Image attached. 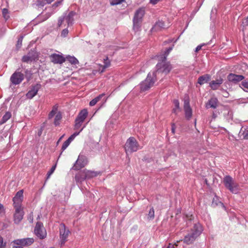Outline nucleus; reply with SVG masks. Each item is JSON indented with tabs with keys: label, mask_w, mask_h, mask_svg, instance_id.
Masks as SVG:
<instances>
[{
	"label": "nucleus",
	"mask_w": 248,
	"mask_h": 248,
	"mask_svg": "<svg viewBox=\"0 0 248 248\" xmlns=\"http://www.w3.org/2000/svg\"><path fill=\"white\" fill-rule=\"evenodd\" d=\"M202 231V227L200 223L195 224L191 232L185 236L183 240L184 242L187 245L192 244L201 234Z\"/></svg>",
	"instance_id": "f257e3e1"
},
{
	"label": "nucleus",
	"mask_w": 248,
	"mask_h": 248,
	"mask_svg": "<svg viewBox=\"0 0 248 248\" xmlns=\"http://www.w3.org/2000/svg\"><path fill=\"white\" fill-rule=\"evenodd\" d=\"M166 56L162 57V61L156 64V70L153 72L156 73V76L157 74L159 75V74L167 75L172 69L171 65L170 62H166Z\"/></svg>",
	"instance_id": "f03ea898"
},
{
	"label": "nucleus",
	"mask_w": 248,
	"mask_h": 248,
	"mask_svg": "<svg viewBox=\"0 0 248 248\" xmlns=\"http://www.w3.org/2000/svg\"><path fill=\"white\" fill-rule=\"evenodd\" d=\"M156 80V73L150 72L146 78L140 84V90L145 91L151 88Z\"/></svg>",
	"instance_id": "7ed1b4c3"
},
{
	"label": "nucleus",
	"mask_w": 248,
	"mask_h": 248,
	"mask_svg": "<svg viewBox=\"0 0 248 248\" xmlns=\"http://www.w3.org/2000/svg\"><path fill=\"white\" fill-rule=\"evenodd\" d=\"M223 182L225 186L232 193L236 194L238 192V184L230 175L225 176Z\"/></svg>",
	"instance_id": "20e7f679"
},
{
	"label": "nucleus",
	"mask_w": 248,
	"mask_h": 248,
	"mask_svg": "<svg viewBox=\"0 0 248 248\" xmlns=\"http://www.w3.org/2000/svg\"><path fill=\"white\" fill-rule=\"evenodd\" d=\"M139 144L134 137L128 138L125 144L124 149L127 154L128 153L136 152L139 150Z\"/></svg>",
	"instance_id": "39448f33"
},
{
	"label": "nucleus",
	"mask_w": 248,
	"mask_h": 248,
	"mask_svg": "<svg viewBox=\"0 0 248 248\" xmlns=\"http://www.w3.org/2000/svg\"><path fill=\"white\" fill-rule=\"evenodd\" d=\"M144 14L145 11L144 8H140L136 11L133 20V29L134 30L136 31H139Z\"/></svg>",
	"instance_id": "423d86ee"
},
{
	"label": "nucleus",
	"mask_w": 248,
	"mask_h": 248,
	"mask_svg": "<svg viewBox=\"0 0 248 248\" xmlns=\"http://www.w3.org/2000/svg\"><path fill=\"white\" fill-rule=\"evenodd\" d=\"M88 114V112L86 109H83L80 111L75 120V128L76 129H78L81 127Z\"/></svg>",
	"instance_id": "0eeeda50"
},
{
	"label": "nucleus",
	"mask_w": 248,
	"mask_h": 248,
	"mask_svg": "<svg viewBox=\"0 0 248 248\" xmlns=\"http://www.w3.org/2000/svg\"><path fill=\"white\" fill-rule=\"evenodd\" d=\"M87 158L83 156L79 155L72 167V169L75 170H78L84 168L87 164Z\"/></svg>",
	"instance_id": "6e6552de"
},
{
	"label": "nucleus",
	"mask_w": 248,
	"mask_h": 248,
	"mask_svg": "<svg viewBox=\"0 0 248 248\" xmlns=\"http://www.w3.org/2000/svg\"><path fill=\"white\" fill-rule=\"evenodd\" d=\"M34 239L33 238H26L22 239H18L15 240L12 243L17 246L21 247H28L32 244L34 242Z\"/></svg>",
	"instance_id": "1a4fd4ad"
},
{
	"label": "nucleus",
	"mask_w": 248,
	"mask_h": 248,
	"mask_svg": "<svg viewBox=\"0 0 248 248\" xmlns=\"http://www.w3.org/2000/svg\"><path fill=\"white\" fill-rule=\"evenodd\" d=\"M24 78L23 74L16 71L12 75L10 78V81L13 85H16L20 84Z\"/></svg>",
	"instance_id": "9d476101"
},
{
	"label": "nucleus",
	"mask_w": 248,
	"mask_h": 248,
	"mask_svg": "<svg viewBox=\"0 0 248 248\" xmlns=\"http://www.w3.org/2000/svg\"><path fill=\"white\" fill-rule=\"evenodd\" d=\"M35 234L40 239H44L46 235V232L41 222H37L34 229Z\"/></svg>",
	"instance_id": "9b49d317"
},
{
	"label": "nucleus",
	"mask_w": 248,
	"mask_h": 248,
	"mask_svg": "<svg viewBox=\"0 0 248 248\" xmlns=\"http://www.w3.org/2000/svg\"><path fill=\"white\" fill-rule=\"evenodd\" d=\"M70 232L69 230L66 229L65 226L63 224H61L60 228V235L61 239V246L63 245L67 241V238Z\"/></svg>",
	"instance_id": "f8f14e48"
},
{
	"label": "nucleus",
	"mask_w": 248,
	"mask_h": 248,
	"mask_svg": "<svg viewBox=\"0 0 248 248\" xmlns=\"http://www.w3.org/2000/svg\"><path fill=\"white\" fill-rule=\"evenodd\" d=\"M38 55L37 53L34 50H31L29 52L22 57V61L24 62H29L35 61L38 58Z\"/></svg>",
	"instance_id": "ddd939ff"
},
{
	"label": "nucleus",
	"mask_w": 248,
	"mask_h": 248,
	"mask_svg": "<svg viewBox=\"0 0 248 248\" xmlns=\"http://www.w3.org/2000/svg\"><path fill=\"white\" fill-rule=\"evenodd\" d=\"M50 62L54 64H62L65 61V58L62 55L53 53L49 56Z\"/></svg>",
	"instance_id": "4468645a"
},
{
	"label": "nucleus",
	"mask_w": 248,
	"mask_h": 248,
	"mask_svg": "<svg viewBox=\"0 0 248 248\" xmlns=\"http://www.w3.org/2000/svg\"><path fill=\"white\" fill-rule=\"evenodd\" d=\"M15 213L14 214V218L15 223H19L23 218L24 216V212L23 208H15Z\"/></svg>",
	"instance_id": "2eb2a0df"
},
{
	"label": "nucleus",
	"mask_w": 248,
	"mask_h": 248,
	"mask_svg": "<svg viewBox=\"0 0 248 248\" xmlns=\"http://www.w3.org/2000/svg\"><path fill=\"white\" fill-rule=\"evenodd\" d=\"M184 109L185 113V117L187 120H189L192 116V110L190 106L189 102L185 100Z\"/></svg>",
	"instance_id": "dca6fc26"
},
{
	"label": "nucleus",
	"mask_w": 248,
	"mask_h": 248,
	"mask_svg": "<svg viewBox=\"0 0 248 248\" xmlns=\"http://www.w3.org/2000/svg\"><path fill=\"white\" fill-rule=\"evenodd\" d=\"M41 87L40 84H36L32 86L31 89L27 93L26 96L28 98L31 99L35 96Z\"/></svg>",
	"instance_id": "f3484780"
},
{
	"label": "nucleus",
	"mask_w": 248,
	"mask_h": 248,
	"mask_svg": "<svg viewBox=\"0 0 248 248\" xmlns=\"http://www.w3.org/2000/svg\"><path fill=\"white\" fill-rule=\"evenodd\" d=\"M83 128H81L80 130L78 132H75L72 134L63 143L61 150L62 151H64L67 147L69 145L71 142L75 139V138L78 136L79 133L83 130Z\"/></svg>",
	"instance_id": "a211bd4d"
},
{
	"label": "nucleus",
	"mask_w": 248,
	"mask_h": 248,
	"mask_svg": "<svg viewBox=\"0 0 248 248\" xmlns=\"http://www.w3.org/2000/svg\"><path fill=\"white\" fill-rule=\"evenodd\" d=\"M227 78L229 81L236 83L242 80L244 78V77L242 75L231 73L228 76Z\"/></svg>",
	"instance_id": "6ab92c4d"
},
{
	"label": "nucleus",
	"mask_w": 248,
	"mask_h": 248,
	"mask_svg": "<svg viewBox=\"0 0 248 248\" xmlns=\"http://www.w3.org/2000/svg\"><path fill=\"white\" fill-rule=\"evenodd\" d=\"M218 101L217 98H211L205 104L206 108H216L218 106Z\"/></svg>",
	"instance_id": "aec40b11"
},
{
	"label": "nucleus",
	"mask_w": 248,
	"mask_h": 248,
	"mask_svg": "<svg viewBox=\"0 0 248 248\" xmlns=\"http://www.w3.org/2000/svg\"><path fill=\"white\" fill-rule=\"evenodd\" d=\"M223 80L222 78H220L216 80H212L210 82V86L213 90L217 89L220 85L223 83Z\"/></svg>",
	"instance_id": "412c9836"
},
{
	"label": "nucleus",
	"mask_w": 248,
	"mask_h": 248,
	"mask_svg": "<svg viewBox=\"0 0 248 248\" xmlns=\"http://www.w3.org/2000/svg\"><path fill=\"white\" fill-rule=\"evenodd\" d=\"M84 170V175L86 177V178H91L94 177H96L97 175H100L101 174L100 171H95L87 170Z\"/></svg>",
	"instance_id": "4be33fe9"
},
{
	"label": "nucleus",
	"mask_w": 248,
	"mask_h": 248,
	"mask_svg": "<svg viewBox=\"0 0 248 248\" xmlns=\"http://www.w3.org/2000/svg\"><path fill=\"white\" fill-rule=\"evenodd\" d=\"M211 77L209 75L206 74L200 77L198 79V83L200 85H202L207 83L210 79Z\"/></svg>",
	"instance_id": "5701e85b"
},
{
	"label": "nucleus",
	"mask_w": 248,
	"mask_h": 248,
	"mask_svg": "<svg viewBox=\"0 0 248 248\" xmlns=\"http://www.w3.org/2000/svg\"><path fill=\"white\" fill-rule=\"evenodd\" d=\"M111 65L110 61L109 60L108 56L104 59V65L99 64V66L102 67V70H100V73H103L105 69L109 67Z\"/></svg>",
	"instance_id": "b1692460"
},
{
	"label": "nucleus",
	"mask_w": 248,
	"mask_h": 248,
	"mask_svg": "<svg viewBox=\"0 0 248 248\" xmlns=\"http://www.w3.org/2000/svg\"><path fill=\"white\" fill-rule=\"evenodd\" d=\"M59 112V111H58V106L57 105H54L52 107L51 111L49 113L48 115V119L49 120L51 119L54 116H55L57 113Z\"/></svg>",
	"instance_id": "393cba45"
},
{
	"label": "nucleus",
	"mask_w": 248,
	"mask_h": 248,
	"mask_svg": "<svg viewBox=\"0 0 248 248\" xmlns=\"http://www.w3.org/2000/svg\"><path fill=\"white\" fill-rule=\"evenodd\" d=\"M84 170L82 171H80L76 174L75 176V180L77 182H81L86 178L84 175Z\"/></svg>",
	"instance_id": "a878e982"
},
{
	"label": "nucleus",
	"mask_w": 248,
	"mask_h": 248,
	"mask_svg": "<svg viewBox=\"0 0 248 248\" xmlns=\"http://www.w3.org/2000/svg\"><path fill=\"white\" fill-rule=\"evenodd\" d=\"M105 94L104 93H101L97 96L96 97L94 98L93 100H92L90 102V106H94L98 102H99L100 99L105 96Z\"/></svg>",
	"instance_id": "bb28decb"
},
{
	"label": "nucleus",
	"mask_w": 248,
	"mask_h": 248,
	"mask_svg": "<svg viewBox=\"0 0 248 248\" xmlns=\"http://www.w3.org/2000/svg\"><path fill=\"white\" fill-rule=\"evenodd\" d=\"M62 119V113L59 111L55 116L54 120V124L55 125L57 126L60 124L61 120Z\"/></svg>",
	"instance_id": "cd10ccee"
},
{
	"label": "nucleus",
	"mask_w": 248,
	"mask_h": 248,
	"mask_svg": "<svg viewBox=\"0 0 248 248\" xmlns=\"http://www.w3.org/2000/svg\"><path fill=\"white\" fill-rule=\"evenodd\" d=\"M23 199L20 198H17L16 197H14L13 201L14 202V206L15 208H22L21 204Z\"/></svg>",
	"instance_id": "c85d7f7f"
},
{
	"label": "nucleus",
	"mask_w": 248,
	"mask_h": 248,
	"mask_svg": "<svg viewBox=\"0 0 248 248\" xmlns=\"http://www.w3.org/2000/svg\"><path fill=\"white\" fill-rule=\"evenodd\" d=\"M75 14V13L73 12H71L68 14V16L65 17V20L68 25L71 24L73 21V17Z\"/></svg>",
	"instance_id": "c756f323"
},
{
	"label": "nucleus",
	"mask_w": 248,
	"mask_h": 248,
	"mask_svg": "<svg viewBox=\"0 0 248 248\" xmlns=\"http://www.w3.org/2000/svg\"><path fill=\"white\" fill-rule=\"evenodd\" d=\"M67 61L72 64H76L78 63V61L75 57L69 56L67 57Z\"/></svg>",
	"instance_id": "7c9ffc66"
},
{
	"label": "nucleus",
	"mask_w": 248,
	"mask_h": 248,
	"mask_svg": "<svg viewBox=\"0 0 248 248\" xmlns=\"http://www.w3.org/2000/svg\"><path fill=\"white\" fill-rule=\"evenodd\" d=\"M11 117V114L9 112H7L3 116L1 124H3L8 121Z\"/></svg>",
	"instance_id": "2f4dec72"
},
{
	"label": "nucleus",
	"mask_w": 248,
	"mask_h": 248,
	"mask_svg": "<svg viewBox=\"0 0 248 248\" xmlns=\"http://www.w3.org/2000/svg\"><path fill=\"white\" fill-rule=\"evenodd\" d=\"M2 13L4 18L7 20L9 18V12L8 9L6 8L3 9Z\"/></svg>",
	"instance_id": "473e14b6"
},
{
	"label": "nucleus",
	"mask_w": 248,
	"mask_h": 248,
	"mask_svg": "<svg viewBox=\"0 0 248 248\" xmlns=\"http://www.w3.org/2000/svg\"><path fill=\"white\" fill-rule=\"evenodd\" d=\"M240 133L242 135L243 138L244 139L248 140V130L246 129H244V130H243L241 129V130L240 131Z\"/></svg>",
	"instance_id": "72a5a7b5"
},
{
	"label": "nucleus",
	"mask_w": 248,
	"mask_h": 248,
	"mask_svg": "<svg viewBox=\"0 0 248 248\" xmlns=\"http://www.w3.org/2000/svg\"><path fill=\"white\" fill-rule=\"evenodd\" d=\"M155 217V211L153 207H152L148 213V217L149 219H153Z\"/></svg>",
	"instance_id": "f704fd0d"
},
{
	"label": "nucleus",
	"mask_w": 248,
	"mask_h": 248,
	"mask_svg": "<svg viewBox=\"0 0 248 248\" xmlns=\"http://www.w3.org/2000/svg\"><path fill=\"white\" fill-rule=\"evenodd\" d=\"M155 28H165V24L163 22H162L161 21H159L155 23Z\"/></svg>",
	"instance_id": "c9c22d12"
},
{
	"label": "nucleus",
	"mask_w": 248,
	"mask_h": 248,
	"mask_svg": "<svg viewBox=\"0 0 248 248\" xmlns=\"http://www.w3.org/2000/svg\"><path fill=\"white\" fill-rule=\"evenodd\" d=\"M241 88L246 92H248V81H243L241 83Z\"/></svg>",
	"instance_id": "e433bc0d"
},
{
	"label": "nucleus",
	"mask_w": 248,
	"mask_h": 248,
	"mask_svg": "<svg viewBox=\"0 0 248 248\" xmlns=\"http://www.w3.org/2000/svg\"><path fill=\"white\" fill-rule=\"evenodd\" d=\"M56 167V164L53 166L47 173V179H48L50 175L54 172Z\"/></svg>",
	"instance_id": "4c0bfd02"
},
{
	"label": "nucleus",
	"mask_w": 248,
	"mask_h": 248,
	"mask_svg": "<svg viewBox=\"0 0 248 248\" xmlns=\"http://www.w3.org/2000/svg\"><path fill=\"white\" fill-rule=\"evenodd\" d=\"M110 0V4L111 5H117L121 3L123 1H124L125 0Z\"/></svg>",
	"instance_id": "58836bf2"
},
{
	"label": "nucleus",
	"mask_w": 248,
	"mask_h": 248,
	"mask_svg": "<svg viewBox=\"0 0 248 248\" xmlns=\"http://www.w3.org/2000/svg\"><path fill=\"white\" fill-rule=\"evenodd\" d=\"M23 190H19V191H18L16 195H15V196L14 197H16L17 198H20V199H23Z\"/></svg>",
	"instance_id": "ea45409f"
},
{
	"label": "nucleus",
	"mask_w": 248,
	"mask_h": 248,
	"mask_svg": "<svg viewBox=\"0 0 248 248\" xmlns=\"http://www.w3.org/2000/svg\"><path fill=\"white\" fill-rule=\"evenodd\" d=\"M36 3L38 6H43L45 5L44 0H36Z\"/></svg>",
	"instance_id": "a19ab883"
},
{
	"label": "nucleus",
	"mask_w": 248,
	"mask_h": 248,
	"mask_svg": "<svg viewBox=\"0 0 248 248\" xmlns=\"http://www.w3.org/2000/svg\"><path fill=\"white\" fill-rule=\"evenodd\" d=\"M22 40H23V37L21 36L20 37L17 42V44H16V47L18 48H20L21 47V46H22Z\"/></svg>",
	"instance_id": "79ce46f5"
},
{
	"label": "nucleus",
	"mask_w": 248,
	"mask_h": 248,
	"mask_svg": "<svg viewBox=\"0 0 248 248\" xmlns=\"http://www.w3.org/2000/svg\"><path fill=\"white\" fill-rule=\"evenodd\" d=\"M5 246H6V243L3 242V239L0 235V248H4Z\"/></svg>",
	"instance_id": "37998d69"
},
{
	"label": "nucleus",
	"mask_w": 248,
	"mask_h": 248,
	"mask_svg": "<svg viewBox=\"0 0 248 248\" xmlns=\"http://www.w3.org/2000/svg\"><path fill=\"white\" fill-rule=\"evenodd\" d=\"M242 25L244 27L247 26L248 25V16L246 18L243 20Z\"/></svg>",
	"instance_id": "c03bdc74"
},
{
	"label": "nucleus",
	"mask_w": 248,
	"mask_h": 248,
	"mask_svg": "<svg viewBox=\"0 0 248 248\" xmlns=\"http://www.w3.org/2000/svg\"><path fill=\"white\" fill-rule=\"evenodd\" d=\"M68 31L67 29H64L62 30L61 33V36L63 37H65L66 35L68 34Z\"/></svg>",
	"instance_id": "a18cd8bd"
},
{
	"label": "nucleus",
	"mask_w": 248,
	"mask_h": 248,
	"mask_svg": "<svg viewBox=\"0 0 248 248\" xmlns=\"http://www.w3.org/2000/svg\"><path fill=\"white\" fill-rule=\"evenodd\" d=\"M173 103H174L175 108H180L179 102L178 100H174L173 101Z\"/></svg>",
	"instance_id": "49530a36"
},
{
	"label": "nucleus",
	"mask_w": 248,
	"mask_h": 248,
	"mask_svg": "<svg viewBox=\"0 0 248 248\" xmlns=\"http://www.w3.org/2000/svg\"><path fill=\"white\" fill-rule=\"evenodd\" d=\"M172 49V47H171L168 48L165 52L164 56H166L167 57V56L169 55V54L171 51Z\"/></svg>",
	"instance_id": "de8ad7c7"
},
{
	"label": "nucleus",
	"mask_w": 248,
	"mask_h": 248,
	"mask_svg": "<svg viewBox=\"0 0 248 248\" xmlns=\"http://www.w3.org/2000/svg\"><path fill=\"white\" fill-rule=\"evenodd\" d=\"M175 128L176 126L174 123L171 124V132L172 133L174 134L175 132Z\"/></svg>",
	"instance_id": "09e8293b"
},
{
	"label": "nucleus",
	"mask_w": 248,
	"mask_h": 248,
	"mask_svg": "<svg viewBox=\"0 0 248 248\" xmlns=\"http://www.w3.org/2000/svg\"><path fill=\"white\" fill-rule=\"evenodd\" d=\"M161 0H150V3L153 5H155Z\"/></svg>",
	"instance_id": "8fccbe9b"
},
{
	"label": "nucleus",
	"mask_w": 248,
	"mask_h": 248,
	"mask_svg": "<svg viewBox=\"0 0 248 248\" xmlns=\"http://www.w3.org/2000/svg\"><path fill=\"white\" fill-rule=\"evenodd\" d=\"M4 212V207L2 204L0 203V214H3Z\"/></svg>",
	"instance_id": "3c124183"
},
{
	"label": "nucleus",
	"mask_w": 248,
	"mask_h": 248,
	"mask_svg": "<svg viewBox=\"0 0 248 248\" xmlns=\"http://www.w3.org/2000/svg\"><path fill=\"white\" fill-rule=\"evenodd\" d=\"M64 20V18H59V20H58V25L59 26H61Z\"/></svg>",
	"instance_id": "603ef678"
},
{
	"label": "nucleus",
	"mask_w": 248,
	"mask_h": 248,
	"mask_svg": "<svg viewBox=\"0 0 248 248\" xmlns=\"http://www.w3.org/2000/svg\"><path fill=\"white\" fill-rule=\"evenodd\" d=\"M203 45H199L197 46L195 49V52H197L200 51Z\"/></svg>",
	"instance_id": "864d4df0"
},
{
	"label": "nucleus",
	"mask_w": 248,
	"mask_h": 248,
	"mask_svg": "<svg viewBox=\"0 0 248 248\" xmlns=\"http://www.w3.org/2000/svg\"><path fill=\"white\" fill-rule=\"evenodd\" d=\"M186 217L187 218H188L189 220H192L193 218H194V217L192 215H187L186 216Z\"/></svg>",
	"instance_id": "5fc2aeb1"
},
{
	"label": "nucleus",
	"mask_w": 248,
	"mask_h": 248,
	"mask_svg": "<svg viewBox=\"0 0 248 248\" xmlns=\"http://www.w3.org/2000/svg\"><path fill=\"white\" fill-rule=\"evenodd\" d=\"M179 110H180V108H176L175 107L172 110L173 112H174V113H176V114H177L179 111Z\"/></svg>",
	"instance_id": "6e6d98bb"
},
{
	"label": "nucleus",
	"mask_w": 248,
	"mask_h": 248,
	"mask_svg": "<svg viewBox=\"0 0 248 248\" xmlns=\"http://www.w3.org/2000/svg\"><path fill=\"white\" fill-rule=\"evenodd\" d=\"M62 0H60V1H58L56 2L54 4L53 6H55V7H57V6L59 5V4L61 2V1H62Z\"/></svg>",
	"instance_id": "4d7b16f0"
},
{
	"label": "nucleus",
	"mask_w": 248,
	"mask_h": 248,
	"mask_svg": "<svg viewBox=\"0 0 248 248\" xmlns=\"http://www.w3.org/2000/svg\"><path fill=\"white\" fill-rule=\"evenodd\" d=\"M62 0H60V1H58L56 2L54 4L53 6H55V7H57V6L59 5V4L61 2V1H62Z\"/></svg>",
	"instance_id": "13d9d810"
},
{
	"label": "nucleus",
	"mask_w": 248,
	"mask_h": 248,
	"mask_svg": "<svg viewBox=\"0 0 248 248\" xmlns=\"http://www.w3.org/2000/svg\"><path fill=\"white\" fill-rule=\"evenodd\" d=\"M167 248H174V245H172V244L170 243Z\"/></svg>",
	"instance_id": "bf43d9fd"
},
{
	"label": "nucleus",
	"mask_w": 248,
	"mask_h": 248,
	"mask_svg": "<svg viewBox=\"0 0 248 248\" xmlns=\"http://www.w3.org/2000/svg\"><path fill=\"white\" fill-rule=\"evenodd\" d=\"M64 137V135H63L58 140L57 142V144H58L60 142V141L62 140V139L63 138V137Z\"/></svg>",
	"instance_id": "052dcab7"
},
{
	"label": "nucleus",
	"mask_w": 248,
	"mask_h": 248,
	"mask_svg": "<svg viewBox=\"0 0 248 248\" xmlns=\"http://www.w3.org/2000/svg\"><path fill=\"white\" fill-rule=\"evenodd\" d=\"M12 248H23V247L20 246H17L15 245V246H13Z\"/></svg>",
	"instance_id": "680f3d73"
},
{
	"label": "nucleus",
	"mask_w": 248,
	"mask_h": 248,
	"mask_svg": "<svg viewBox=\"0 0 248 248\" xmlns=\"http://www.w3.org/2000/svg\"><path fill=\"white\" fill-rule=\"evenodd\" d=\"M181 241V240L177 241V243H175L174 244H173V245H174V247L175 248V246L177 247L178 246L177 243L180 242Z\"/></svg>",
	"instance_id": "e2e57ef3"
},
{
	"label": "nucleus",
	"mask_w": 248,
	"mask_h": 248,
	"mask_svg": "<svg viewBox=\"0 0 248 248\" xmlns=\"http://www.w3.org/2000/svg\"><path fill=\"white\" fill-rule=\"evenodd\" d=\"M54 0H46V2L48 4L51 3Z\"/></svg>",
	"instance_id": "0e129e2a"
},
{
	"label": "nucleus",
	"mask_w": 248,
	"mask_h": 248,
	"mask_svg": "<svg viewBox=\"0 0 248 248\" xmlns=\"http://www.w3.org/2000/svg\"><path fill=\"white\" fill-rule=\"evenodd\" d=\"M102 70V67H101L100 66V68H99L98 71L100 72V70Z\"/></svg>",
	"instance_id": "69168bd1"
},
{
	"label": "nucleus",
	"mask_w": 248,
	"mask_h": 248,
	"mask_svg": "<svg viewBox=\"0 0 248 248\" xmlns=\"http://www.w3.org/2000/svg\"><path fill=\"white\" fill-rule=\"evenodd\" d=\"M45 0V4H46V3H47V2H46V0Z\"/></svg>",
	"instance_id": "338daca9"
}]
</instances>
